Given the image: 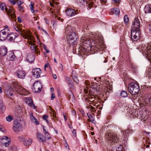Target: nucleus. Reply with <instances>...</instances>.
Instances as JSON below:
<instances>
[{"label": "nucleus", "instance_id": "obj_1", "mask_svg": "<svg viewBox=\"0 0 151 151\" xmlns=\"http://www.w3.org/2000/svg\"><path fill=\"white\" fill-rule=\"evenodd\" d=\"M65 33L67 35V38L70 44H75L77 38V35L72 30V27L68 25L65 29Z\"/></svg>", "mask_w": 151, "mask_h": 151}, {"label": "nucleus", "instance_id": "obj_2", "mask_svg": "<svg viewBox=\"0 0 151 151\" xmlns=\"http://www.w3.org/2000/svg\"><path fill=\"white\" fill-rule=\"evenodd\" d=\"M106 136L109 139V142L110 143L115 144V143H116L118 141L119 137H117V135L116 134L111 133L110 131L106 132Z\"/></svg>", "mask_w": 151, "mask_h": 151}, {"label": "nucleus", "instance_id": "obj_3", "mask_svg": "<svg viewBox=\"0 0 151 151\" xmlns=\"http://www.w3.org/2000/svg\"><path fill=\"white\" fill-rule=\"evenodd\" d=\"M128 88L129 91L132 95H136L138 93L139 90V87L138 85L134 83H132L129 84Z\"/></svg>", "mask_w": 151, "mask_h": 151}, {"label": "nucleus", "instance_id": "obj_4", "mask_svg": "<svg viewBox=\"0 0 151 151\" xmlns=\"http://www.w3.org/2000/svg\"><path fill=\"white\" fill-rule=\"evenodd\" d=\"M14 28L19 34L22 35L25 38L30 40L32 39V35L29 31L21 30L20 28L16 25L14 26Z\"/></svg>", "mask_w": 151, "mask_h": 151}, {"label": "nucleus", "instance_id": "obj_5", "mask_svg": "<svg viewBox=\"0 0 151 151\" xmlns=\"http://www.w3.org/2000/svg\"><path fill=\"white\" fill-rule=\"evenodd\" d=\"M4 7H5V10L8 15L10 16L12 18H14L16 17L15 14L14 13V11L13 9L9 6V9H8L6 7L4 3H2L0 4V9L2 11L4 10Z\"/></svg>", "mask_w": 151, "mask_h": 151}, {"label": "nucleus", "instance_id": "obj_6", "mask_svg": "<svg viewBox=\"0 0 151 151\" xmlns=\"http://www.w3.org/2000/svg\"><path fill=\"white\" fill-rule=\"evenodd\" d=\"M140 29H132L131 37L133 41H136L138 40L140 36Z\"/></svg>", "mask_w": 151, "mask_h": 151}, {"label": "nucleus", "instance_id": "obj_7", "mask_svg": "<svg viewBox=\"0 0 151 151\" xmlns=\"http://www.w3.org/2000/svg\"><path fill=\"white\" fill-rule=\"evenodd\" d=\"M80 44L81 45L84 46L85 49L89 48V47L90 49L91 47L90 40L83 37H82L81 39Z\"/></svg>", "mask_w": 151, "mask_h": 151}, {"label": "nucleus", "instance_id": "obj_8", "mask_svg": "<svg viewBox=\"0 0 151 151\" xmlns=\"http://www.w3.org/2000/svg\"><path fill=\"white\" fill-rule=\"evenodd\" d=\"M42 85L40 81H37L35 82L33 84L32 90L34 93L40 92L42 90Z\"/></svg>", "mask_w": 151, "mask_h": 151}, {"label": "nucleus", "instance_id": "obj_9", "mask_svg": "<svg viewBox=\"0 0 151 151\" xmlns=\"http://www.w3.org/2000/svg\"><path fill=\"white\" fill-rule=\"evenodd\" d=\"M9 29H4L0 31V40L1 41H4L8 37L9 33Z\"/></svg>", "mask_w": 151, "mask_h": 151}, {"label": "nucleus", "instance_id": "obj_10", "mask_svg": "<svg viewBox=\"0 0 151 151\" xmlns=\"http://www.w3.org/2000/svg\"><path fill=\"white\" fill-rule=\"evenodd\" d=\"M145 54L147 55V57L151 63V45L147 44L144 50Z\"/></svg>", "mask_w": 151, "mask_h": 151}, {"label": "nucleus", "instance_id": "obj_11", "mask_svg": "<svg viewBox=\"0 0 151 151\" xmlns=\"http://www.w3.org/2000/svg\"><path fill=\"white\" fill-rule=\"evenodd\" d=\"M10 143V139L7 137L4 136L1 138L0 143H2L6 147L8 146Z\"/></svg>", "mask_w": 151, "mask_h": 151}, {"label": "nucleus", "instance_id": "obj_12", "mask_svg": "<svg viewBox=\"0 0 151 151\" xmlns=\"http://www.w3.org/2000/svg\"><path fill=\"white\" fill-rule=\"evenodd\" d=\"M22 124L19 121L15 122L13 124V129L16 132L19 131L22 128Z\"/></svg>", "mask_w": 151, "mask_h": 151}, {"label": "nucleus", "instance_id": "obj_13", "mask_svg": "<svg viewBox=\"0 0 151 151\" xmlns=\"http://www.w3.org/2000/svg\"><path fill=\"white\" fill-rule=\"evenodd\" d=\"M33 74L34 77L36 78H38L40 77L42 73V70L40 68H36L33 70Z\"/></svg>", "mask_w": 151, "mask_h": 151}, {"label": "nucleus", "instance_id": "obj_14", "mask_svg": "<svg viewBox=\"0 0 151 151\" xmlns=\"http://www.w3.org/2000/svg\"><path fill=\"white\" fill-rule=\"evenodd\" d=\"M65 12L67 14L69 17L73 16L78 13L77 10L75 11V10L71 9H68Z\"/></svg>", "mask_w": 151, "mask_h": 151}, {"label": "nucleus", "instance_id": "obj_15", "mask_svg": "<svg viewBox=\"0 0 151 151\" xmlns=\"http://www.w3.org/2000/svg\"><path fill=\"white\" fill-rule=\"evenodd\" d=\"M140 24L138 19L136 18H135L134 23L132 25V29H138V30L140 29Z\"/></svg>", "mask_w": 151, "mask_h": 151}, {"label": "nucleus", "instance_id": "obj_16", "mask_svg": "<svg viewBox=\"0 0 151 151\" xmlns=\"http://www.w3.org/2000/svg\"><path fill=\"white\" fill-rule=\"evenodd\" d=\"M15 74L19 78H24L25 76L24 72L22 70H17Z\"/></svg>", "mask_w": 151, "mask_h": 151}, {"label": "nucleus", "instance_id": "obj_17", "mask_svg": "<svg viewBox=\"0 0 151 151\" xmlns=\"http://www.w3.org/2000/svg\"><path fill=\"white\" fill-rule=\"evenodd\" d=\"M132 131V130L130 129H128L124 131H121V134L122 137V138L123 139V140H126L127 138V135L129 133H130Z\"/></svg>", "mask_w": 151, "mask_h": 151}, {"label": "nucleus", "instance_id": "obj_18", "mask_svg": "<svg viewBox=\"0 0 151 151\" xmlns=\"http://www.w3.org/2000/svg\"><path fill=\"white\" fill-rule=\"evenodd\" d=\"M7 52V48L4 46H1L0 48V55L1 56L5 55Z\"/></svg>", "mask_w": 151, "mask_h": 151}, {"label": "nucleus", "instance_id": "obj_19", "mask_svg": "<svg viewBox=\"0 0 151 151\" xmlns=\"http://www.w3.org/2000/svg\"><path fill=\"white\" fill-rule=\"evenodd\" d=\"M13 92L14 90H13L12 88L10 87L6 90L5 93L7 96L10 97L12 95Z\"/></svg>", "mask_w": 151, "mask_h": 151}, {"label": "nucleus", "instance_id": "obj_20", "mask_svg": "<svg viewBox=\"0 0 151 151\" xmlns=\"http://www.w3.org/2000/svg\"><path fill=\"white\" fill-rule=\"evenodd\" d=\"M35 59V57L34 55L31 54H29L27 57V61L30 63H32L34 61Z\"/></svg>", "mask_w": 151, "mask_h": 151}, {"label": "nucleus", "instance_id": "obj_21", "mask_svg": "<svg viewBox=\"0 0 151 151\" xmlns=\"http://www.w3.org/2000/svg\"><path fill=\"white\" fill-rule=\"evenodd\" d=\"M37 139L38 140L41 142H45L46 140V138L41 133L37 132Z\"/></svg>", "mask_w": 151, "mask_h": 151}, {"label": "nucleus", "instance_id": "obj_22", "mask_svg": "<svg viewBox=\"0 0 151 151\" xmlns=\"http://www.w3.org/2000/svg\"><path fill=\"white\" fill-rule=\"evenodd\" d=\"M122 146L120 145H119L113 147L112 149V151H122Z\"/></svg>", "mask_w": 151, "mask_h": 151}, {"label": "nucleus", "instance_id": "obj_23", "mask_svg": "<svg viewBox=\"0 0 151 151\" xmlns=\"http://www.w3.org/2000/svg\"><path fill=\"white\" fill-rule=\"evenodd\" d=\"M32 143V140L31 139H29L28 140L25 139L23 141V144L25 146H29L31 145Z\"/></svg>", "mask_w": 151, "mask_h": 151}, {"label": "nucleus", "instance_id": "obj_24", "mask_svg": "<svg viewBox=\"0 0 151 151\" xmlns=\"http://www.w3.org/2000/svg\"><path fill=\"white\" fill-rule=\"evenodd\" d=\"M145 12L146 13H151V5H147L144 8Z\"/></svg>", "mask_w": 151, "mask_h": 151}, {"label": "nucleus", "instance_id": "obj_25", "mask_svg": "<svg viewBox=\"0 0 151 151\" xmlns=\"http://www.w3.org/2000/svg\"><path fill=\"white\" fill-rule=\"evenodd\" d=\"M80 1V2H86V4H87V5L88 6V8L90 9L93 6V2L90 1V2H88L87 1H86V0H79Z\"/></svg>", "mask_w": 151, "mask_h": 151}, {"label": "nucleus", "instance_id": "obj_26", "mask_svg": "<svg viewBox=\"0 0 151 151\" xmlns=\"http://www.w3.org/2000/svg\"><path fill=\"white\" fill-rule=\"evenodd\" d=\"M87 115L89 119H88V121L89 122H91L92 123H93L95 120V118L94 116H93L90 114L88 113Z\"/></svg>", "mask_w": 151, "mask_h": 151}, {"label": "nucleus", "instance_id": "obj_27", "mask_svg": "<svg viewBox=\"0 0 151 151\" xmlns=\"http://www.w3.org/2000/svg\"><path fill=\"white\" fill-rule=\"evenodd\" d=\"M111 11L113 13L116 15H118L120 13V10L119 9L116 8L112 9Z\"/></svg>", "mask_w": 151, "mask_h": 151}, {"label": "nucleus", "instance_id": "obj_28", "mask_svg": "<svg viewBox=\"0 0 151 151\" xmlns=\"http://www.w3.org/2000/svg\"><path fill=\"white\" fill-rule=\"evenodd\" d=\"M8 37H9V40L10 41H12L14 40L15 38V35L13 33L9 34H8Z\"/></svg>", "mask_w": 151, "mask_h": 151}, {"label": "nucleus", "instance_id": "obj_29", "mask_svg": "<svg viewBox=\"0 0 151 151\" xmlns=\"http://www.w3.org/2000/svg\"><path fill=\"white\" fill-rule=\"evenodd\" d=\"M81 47L80 48V50L79 51L80 52H82L83 53L85 54V52H86L88 51V48H87L86 49H85L84 46L81 45Z\"/></svg>", "mask_w": 151, "mask_h": 151}, {"label": "nucleus", "instance_id": "obj_30", "mask_svg": "<svg viewBox=\"0 0 151 151\" xmlns=\"http://www.w3.org/2000/svg\"><path fill=\"white\" fill-rule=\"evenodd\" d=\"M18 86H20L18 85H16L14 86V88L15 90L18 93H20V91H21V89L20 87H18Z\"/></svg>", "mask_w": 151, "mask_h": 151}, {"label": "nucleus", "instance_id": "obj_31", "mask_svg": "<svg viewBox=\"0 0 151 151\" xmlns=\"http://www.w3.org/2000/svg\"><path fill=\"white\" fill-rule=\"evenodd\" d=\"M68 96L69 99H71L72 100L74 99V96L72 91H69Z\"/></svg>", "mask_w": 151, "mask_h": 151}, {"label": "nucleus", "instance_id": "obj_32", "mask_svg": "<svg viewBox=\"0 0 151 151\" xmlns=\"http://www.w3.org/2000/svg\"><path fill=\"white\" fill-rule=\"evenodd\" d=\"M0 109L2 112H3L5 109V106H4L3 103L1 102L0 103Z\"/></svg>", "mask_w": 151, "mask_h": 151}, {"label": "nucleus", "instance_id": "obj_33", "mask_svg": "<svg viewBox=\"0 0 151 151\" xmlns=\"http://www.w3.org/2000/svg\"><path fill=\"white\" fill-rule=\"evenodd\" d=\"M32 42H30L29 43V44L31 45L30 48L32 50L35 51L36 49H37V47L35 44H32Z\"/></svg>", "mask_w": 151, "mask_h": 151}, {"label": "nucleus", "instance_id": "obj_34", "mask_svg": "<svg viewBox=\"0 0 151 151\" xmlns=\"http://www.w3.org/2000/svg\"><path fill=\"white\" fill-rule=\"evenodd\" d=\"M6 118L7 121L8 122H11L13 119V116L11 115L8 116L6 117Z\"/></svg>", "mask_w": 151, "mask_h": 151}, {"label": "nucleus", "instance_id": "obj_35", "mask_svg": "<svg viewBox=\"0 0 151 151\" xmlns=\"http://www.w3.org/2000/svg\"><path fill=\"white\" fill-rule=\"evenodd\" d=\"M121 95L124 97H126L127 96V92L125 91H122L121 93Z\"/></svg>", "mask_w": 151, "mask_h": 151}, {"label": "nucleus", "instance_id": "obj_36", "mask_svg": "<svg viewBox=\"0 0 151 151\" xmlns=\"http://www.w3.org/2000/svg\"><path fill=\"white\" fill-rule=\"evenodd\" d=\"M31 119L33 122H35L36 124L38 125L39 124V123L38 122L37 119L35 117H32V118H31Z\"/></svg>", "mask_w": 151, "mask_h": 151}, {"label": "nucleus", "instance_id": "obj_37", "mask_svg": "<svg viewBox=\"0 0 151 151\" xmlns=\"http://www.w3.org/2000/svg\"><path fill=\"white\" fill-rule=\"evenodd\" d=\"M34 4L33 2H31V4L29 5V7L31 10L32 12L33 13H34L35 12L34 10L33 9V7L34 6Z\"/></svg>", "mask_w": 151, "mask_h": 151}, {"label": "nucleus", "instance_id": "obj_38", "mask_svg": "<svg viewBox=\"0 0 151 151\" xmlns=\"http://www.w3.org/2000/svg\"><path fill=\"white\" fill-rule=\"evenodd\" d=\"M72 77L75 82L77 83H78V80L77 77L76 76L73 75V73L72 74Z\"/></svg>", "mask_w": 151, "mask_h": 151}, {"label": "nucleus", "instance_id": "obj_39", "mask_svg": "<svg viewBox=\"0 0 151 151\" xmlns=\"http://www.w3.org/2000/svg\"><path fill=\"white\" fill-rule=\"evenodd\" d=\"M124 19L125 23L126 24H127L129 21V19L128 16L127 15L124 16Z\"/></svg>", "mask_w": 151, "mask_h": 151}, {"label": "nucleus", "instance_id": "obj_40", "mask_svg": "<svg viewBox=\"0 0 151 151\" xmlns=\"http://www.w3.org/2000/svg\"><path fill=\"white\" fill-rule=\"evenodd\" d=\"M146 144H144V147H146L147 148H148L149 147V144L150 143L148 140H147L145 141Z\"/></svg>", "mask_w": 151, "mask_h": 151}, {"label": "nucleus", "instance_id": "obj_41", "mask_svg": "<svg viewBox=\"0 0 151 151\" xmlns=\"http://www.w3.org/2000/svg\"><path fill=\"white\" fill-rule=\"evenodd\" d=\"M18 87H20L21 89V91H20V94L21 95H23L22 93L26 91V90L23 88L21 86H18Z\"/></svg>", "mask_w": 151, "mask_h": 151}, {"label": "nucleus", "instance_id": "obj_42", "mask_svg": "<svg viewBox=\"0 0 151 151\" xmlns=\"http://www.w3.org/2000/svg\"><path fill=\"white\" fill-rule=\"evenodd\" d=\"M16 3L18 4V6L21 5L23 4V2L22 0H17Z\"/></svg>", "mask_w": 151, "mask_h": 151}, {"label": "nucleus", "instance_id": "obj_43", "mask_svg": "<svg viewBox=\"0 0 151 151\" xmlns=\"http://www.w3.org/2000/svg\"><path fill=\"white\" fill-rule=\"evenodd\" d=\"M10 57V60H14L15 58V56L14 55V53H12L11 54V56Z\"/></svg>", "mask_w": 151, "mask_h": 151}, {"label": "nucleus", "instance_id": "obj_44", "mask_svg": "<svg viewBox=\"0 0 151 151\" xmlns=\"http://www.w3.org/2000/svg\"><path fill=\"white\" fill-rule=\"evenodd\" d=\"M28 104H29L30 106H33L34 108H35L36 106L34 105L33 101L32 100Z\"/></svg>", "mask_w": 151, "mask_h": 151}, {"label": "nucleus", "instance_id": "obj_45", "mask_svg": "<svg viewBox=\"0 0 151 151\" xmlns=\"http://www.w3.org/2000/svg\"><path fill=\"white\" fill-rule=\"evenodd\" d=\"M18 138L20 141H22L23 142L25 139V138L23 136L19 137Z\"/></svg>", "mask_w": 151, "mask_h": 151}, {"label": "nucleus", "instance_id": "obj_46", "mask_svg": "<svg viewBox=\"0 0 151 151\" xmlns=\"http://www.w3.org/2000/svg\"><path fill=\"white\" fill-rule=\"evenodd\" d=\"M9 2L13 5H15L16 3V1L15 0H9Z\"/></svg>", "mask_w": 151, "mask_h": 151}, {"label": "nucleus", "instance_id": "obj_47", "mask_svg": "<svg viewBox=\"0 0 151 151\" xmlns=\"http://www.w3.org/2000/svg\"><path fill=\"white\" fill-rule=\"evenodd\" d=\"M31 100H32L30 98L28 97L26 99V102L28 104Z\"/></svg>", "mask_w": 151, "mask_h": 151}, {"label": "nucleus", "instance_id": "obj_48", "mask_svg": "<svg viewBox=\"0 0 151 151\" xmlns=\"http://www.w3.org/2000/svg\"><path fill=\"white\" fill-rule=\"evenodd\" d=\"M44 49L45 50L46 52L47 53H48L50 51H49V50L48 49H47V47L45 45H44Z\"/></svg>", "mask_w": 151, "mask_h": 151}, {"label": "nucleus", "instance_id": "obj_49", "mask_svg": "<svg viewBox=\"0 0 151 151\" xmlns=\"http://www.w3.org/2000/svg\"><path fill=\"white\" fill-rule=\"evenodd\" d=\"M17 107L18 108L17 109V112L18 113H20L21 112V107L19 106H17Z\"/></svg>", "mask_w": 151, "mask_h": 151}, {"label": "nucleus", "instance_id": "obj_50", "mask_svg": "<svg viewBox=\"0 0 151 151\" xmlns=\"http://www.w3.org/2000/svg\"><path fill=\"white\" fill-rule=\"evenodd\" d=\"M55 98V96L54 93H52L51 94V99L53 100L54 98Z\"/></svg>", "mask_w": 151, "mask_h": 151}, {"label": "nucleus", "instance_id": "obj_51", "mask_svg": "<svg viewBox=\"0 0 151 151\" xmlns=\"http://www.w3.org/2000/svg\"><path fill=\"white\" fill-rule=\"evenodd\" d=\"M148 28L149 30L150 33L151 34V24H150L148 26Z\"/></svg>", "mask_w": 151, "mask_h": 151}, {"label": "nucleus", "instance_id": "obj_52", "mask_svg": "<svg viewBox=\"0 0 151 151\" xmlns=\"http://www.w3.org/2000/svg\"><path fill=\"white\" fill-rule=\"evenodd\" d=\"M48 117V116H47L45 115L43 116V119L44 120H46Z\"/></svg>", "mask_w": 151, "mask_h": 151}, {"label": "nucleus", "instance_id": "obj_53", "mask_svg": "<svg viewBox=\"0 0 151 151\" xmlns=\"http://www.w3.org/2000/svg\"><path fill=\"white\" fill-rule=\"evenodd\" d=\"M19 8V10H20L21 11H23V8L21 6V5H20L18 6Z\"/></svg>", "mask_w": 151, "mask_h": 151}, {"label": "nucleus", "instance_id": "obj_54", "mask_svg": "<svg viewBox=\"0 0 151 151\" xmlns=\"http://www.w3.org/2000/svg\"><path fill=\"white\" fill-rule=\"evenodd\" d=\"M34 52L35 53L37 54H38L39 53H40V50H39V49L37 48V49H36V51H34Z\"/></svg>", "mask_w": 151, "mask_h": 151}, {"label": "nucleus", "instance_id": "obj_55", "mask_svg": "<svg viewBox=\"0 0 151 151\" xmlns=\"http://www.w3.org/2000/svg\"><path fill=\"white\" fill-rule=\"evenodd\" d=\"M86 102L87 103H88L89 104H91V101L90 100H86Z\"/></svg>", "mask_w": 151, "mask_h": 151}, {"label": "nucleus", "instance_id": "obj_56", "mask_svg": "<svg viewBox=\"0 0 151 151\" xmlns=\"http://www.w3.org/2000/svg\"><path fill=\"white\" fill-rule=\"evenodd\" d=\"M72 133L75 136L76 135V132L75 129H73L72 131Z\"/></svg>", "mask_w": 151, "mask_h": 151}, {"label": "nucleus", "instance_id": "obj_57", "mask_svg": "<svg viewBox=\"0 0 151 151\" xmlns=\"http://www.w3.org/2000/svg\"><path fill=\"white\" fill-rule=\"evenodd\" d=\"M17 20L18 22L21 23L22 22L21 18L19 17H17Z\"/></svg>", "mask_w": 151, "mask_h": 151}, {"label": "nucleus", "instance_id": "obj_58", "mask_svg": "<svg viewBox=\"0 0 151 151\" xmlns=\"http://www.w3.org/2000/svg\"><path fill=\"white\" fill-rule=\"evenodd\" d=\"M43 129L44 131L45 132V134H46L48 133V132L46 131V130L45 129L44 126H43Z\"/></svg>", "mask_w": 151, "mask_h": 151}, {"label": "nucleus", "instance_id": "obj_59", "mask_svg": "<svg viewBox=\"0 0 151 151\" xmlns=\"http://www.w3.org/2000/svg\"><path fill=\"white\" fill-rule=\"evenodd\" d=\"M72 113L74 115H76V111L74 110H72Z\"/></svg>", "mask_w": 151, "mask_h": 151}, {"label": "nucleus", "instance_id": "obj_60", "mask_svg": "<svg viewBox=\"0 0 151 151\" xmlns=\"http://www.w3.org/2000/svg\"><path fill=\"white\" fill-rule=\"evenodd\" d=\"M52 76L54 79H56L57 78V76L55 74H52Z\"/></svg>", "mask_w": 151, "mask_h": 151}, {"label": "nucleus", "instance_id": "obj_61", "mask_svg": "<svg viewBox=\"0 0 151 151\" xmlns=\"http://www.w3.org/2000/svg\"><path fill=\"white\" fill-rule=\"evenodd\" d=\"M113 1L114 2H113V3H118L119 2V0H114Z\"/></svg>", "mask_w": 151, "mask_h": 151}, {"label": "nucleus", "instance_id": "obj_62", "mask_svg": "<svg viewBox=\"0 0 151 151\" xmlns=\"http://www.w3.org/2000/svg\"><path fill=\"white\" fill-rule=\"evenodd\" d=\"M48 67V65L47 64H45L44 66V69L45 70H46V68H47Z\"/></svg>", "mask_w": 151, "mask_h": 151}, {"label": "nucleus", "instance_id": "obj_63", "mask_svg": "<svg viewBox=\"0 0 151 151\" xmlns=\"http://www.w3.org/2000/svg\"><path fill=\"white\" fill-rule=\"evenodd\" d=\"M91 109L93 110V111H95V108L93 107H92V106H91Z\"/></svg>", "mask_w": 151, "mask_h": 151}, {"label": "nucleus", "instance_id": "obj_64", "mask_svg": "<svg viewBox=\"0 0 151 151\" xmlns=\"http://www.w3.org/2000/svg\"><path fill=\"white\" fill-rule=\"evenodd\" d=\"M63 115L65 119V121H66L67 120V118H66V116L64 115V114H63Z\"/></svg>", "mask_w": 151, "mask_h": 151}]
</instances>
